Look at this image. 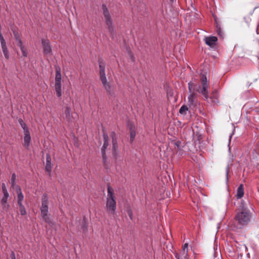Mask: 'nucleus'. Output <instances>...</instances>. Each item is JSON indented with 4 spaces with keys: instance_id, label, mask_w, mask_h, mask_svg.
Masks as SVG:
<instances>
[{
    "instance_id": "1",
    "label": "nucleus",
    "mask_w": 259,
    "mask_h": 259,
    "mask_svg": "<svg viewBox=\"0 0 259 259\" xmlns=\"http://www.w3.org/2000/svg\"><path fill=\"white\" fill-rule=\"evenodd\" d=\"M201 84L195 88V84L190 81L188 83V90L189 93H195V91L203 95L205 100H207L208 96V89L209 88V81L204 74H202L200 78Z\"/></svg>"
},
{
    "instance_id": "2",
    "label": "nucleus",
    "mask_w": 259,
    "mask_h": 259,
    "mask_svg": "<svg viewBox=\"0 0 259 259\" xmlns=\"http://www.w3.org/2000/svg\"><path fill=\"white\" fill-rule=\"evenodd\" d=\"M251 214L247 208H243L238 212L235 217L234 227L236 229H242L250 221Z\"/></svg>"
},
{
    "instance_id": "3",
    "label": "nucleus",
    "mask_w": 259,
    "mask_h": 259,
    "mask_svg": "<svg viewBox=\"0 0 259 259\" xmlns=\"http://www.w3.org/2000/svg\"><path fill=\"white\" fill-rule=\"evenodd\" d=\"M99 64L100 78L103 88L109 95L113 96L115 95V89L107 80L105 75V63L102 60H99Z\"/></svg>"
},
{
    "instance_id": "4",
    "label": "nucleus",
    "mask_w": 259,
    "mask_h": 259,
    "mask_svg": "<svg viewBox=\"0 0 259 259\" xmlns=\"http://www.w3.org/2000/svg\"><path fill=\"white\" fill-rule=\"evenodd\" d=\"M116 208V202L114 195V191L110 186L107 188L106 210L110 214H114Z\"/></svg>"
},
{
    "instance_id": "5",
    "label": "nucleus",
    "mask_w": 259,
    "mask_h": 259,
    "mask_svg": "<svg viewBox=\"0 0 259 259\" xmlns=\"http://www.w3.org/2000/svg\"><path fill=\"white\" fill-rule=\"evenodd\" d=\"M41 206L40 207L41 216L42 219L49 225H52L51 219L48 216L49 211V199L47 194L44 193L41 197Z\"/></svg>"
},
{
    "instance_id": "6",
    "label": "nucleus",
    "mask_w": 259,
    "mask_h": 259,
    "mask_svg": "<svg viewBox=\"0 0 259 259\" xmlns=\"http://www.w3.org/2000/svg\"><path fill=\"white\" fill-rule=\"evenodd\" d=\"M102 10L103 15L105 18L106 25L107 26L108 31L110 35H111L113 34L114 31V26L113 23L112 19L111 17L109 12L106 5H102Z\"/></svg>"
},
{
    "instance_id": "7",
    "label": "nucleus",
    "mask_w": 259,
    "mask_h": 259,
    "mask_svg": "<svg viewBox=\"0 0 259 259\" xmlns=\"http://www.w3.org/2000/svg\"><path fill=\"white\" fill-rule=\"evenodd\" d=\"M55 84V88L57 96L58 97L61 96V74L60 68H56Z\"/></svg>"
},
{
    "instance_id": "8",
    "label": "nucleus",
    "mask_w": 259,
    "mask_h": 259,
    "mask_svg": "<svg viewBox=\"0 0 259 259\" xmlns=\"http://www.w3.org/2000/svg\"><path fill=\"white\" fill-rule=\"evenodd\" d=\"M41 44L43 48V53L46 56L52 55V48L50 41L48 39H42Z\"/></svg>"
},
{
    "instance_id": "9",
    "label": "nucleus",
    "mask_w": 259,
    "mask_h": 259,
    "mask_svg": "<svg viewBox=\"0 0 259 259\" xmlns=\"http://www.w3.org/2000/svg\"><path fill=\"white\" fill-rule=\"evenodd\" d=\"M63 118L67 121L71 122L73 118L71 108L68 106H65L63 108Z\"/></svg>"
},
{
    "instance_id": "10",
    "label": "nucleus",
    "mask_w": 259,
    "mask_h": 259,
    "mask_svg": "<svg viewBox=\"0 0 259 259\" xmlns=\"http://www.w3.org/2000/svg\"><path fill=\"white\" fill-rule=\"evenodd\" d=\"M196 96L197 94L196 93H190V95L188 97V105H189L190 108H193L196 106Z\"/></svg>"
},
{
    "instance_id": "11",
    "label": "nucleus",
    "mask_w": 259,
    "mask_h": 259,
    "mask_svg": "<svg viewBox=\"0 0 259 259\" xmlns=\"http://www.w3.org/2000/svg\"><path fill=\"white\" fill-rule=\"evenodd\" d=\"M9 196V194L4 195L1 201V204L3 206V209L5 211H8L10 207V205L7 202Z\"/></svg>"
},
{
    "instance_id": "12",
    "label": "nucleus",
    "mask_w": 259,
    "mask_h": 259,
    "mask_svg": "<svg viewBox=\"0 0 259 259\" xmlns=\"http://www.w3.org/2000/svg\"><path fill=\"white\" fill-rule=\"evenodd\" d=\"M45 169L50 175L52 171L51 157L49 154L46 155V165Z\"/></svg>"
},
{
    "instance_id": "13",
    "label": "nucleus",
    "mask_w": 259,
    "mask_h": 259,
    "mask_svg": "<svg viewBox=\"0 0 259 259\" xmlns=\"http://www.w3.org/2000/svg\"><path fill=\"white\" fill-rule=\"evenodd\" d=\"M16 193L17 194V203L18 204H22L24 199V195L21 192V189L19 186H17Z\"/></svg>"
},
{
    "instance_id": "14",
    "label": "nucleus",
    "mask_w": 259,
    "mask_h": 259,
    "mask_svg": "<svg viewBox=\"0 0 259 259\" xmlns=\"http://www.w3.org/2000/svg\"><path fill=\"white\" fill-rule=\"evenodd\" d=\"M24 146L28 148L29 147L30 141L31 137L29 133V131L24 132Z\"/></svg>"
},
{
    "instance_id": "15",
    "label": "nucleus",
    "mask_w": 259,
    "mask_h": 259,
    "mask_svg": "<svg viewBox=\"0 0 259 259\" xmlns=\"http://www.w3.org/2000/svg\"><path fill=\"white\" fill-rule=\"evenodd\" d=\"M217 40V37L215 36L207 37L205 38V43L209 46H213L215 45Z\"/></svg>"
},
{
    "instance_id": "16",
    "label": "nucleus",
    "mask_w": 259,
    "mask_h": 259,
    "mask_svg": "<svg viewBox=\"0 0 259 259\" xmlns=\"http://www.w3.org/2000/svg\"><path fill=\"white\" fill-rule=\"evenodd\" d=\"M175 255L177 259H188L187 251H182L180 253L176 252Z\"/></svg>"
},
{
    "instance_id": "17",
    "label": "nucleus",
    "mask_w": 259,
    "mask_h": 259,
    "mask_svg": "<svg viewBox=\"0 0 259 259\" xmlns=\"http://www.w3.org/2000/svg\"><path fill=\"white\" fill-rule=\"evenodd\" d=\"M130 131V141L131 142H133L136 136V129L135 127L132 124H128Z\"/></svg>"
},
{
    "instance_id": "18",
    "label": "nucleus",
    "mask_w": 259,
    "mask_h": 259,
    "mask_svg": "<svg viewBox=\"0 0 259 259\" xmlns=\"http://www.w3.org/2000/svg\"><path fill=\"white\" fill-rule=\"evenodd\" d=\"M108 146V141H104V144H103V146L102 147V149H101L102 157H103V162H104V165L105 166H106V163H105V159H106L105 150H106V148Z\"/></svg>"
},
{
    "instance_id": "19",
    "label": "nucleus",
    "mask_w": 259,
    "mask_h": 259,
    "mask_svg": "<svg viewBox=\"0 0 259 259\" xmlns=\"http://www.w3.org/2000/svg\"><path fill=\"white\" fill-rule=\"evenodd\" d=\"M244 195V188L243 184H241L237 189L236 197L237 199L241 198Z\"/></svg>"
},
{
    "instance_id": "20",
    "label": "nucleus",
    "mask_w": 259,
    "mask_h": 259,
    "mask_svg": "<svg viewBox=\"0 0 259 259\" xmlns=\"http://www.w3.org/2000/svg\"><path fill=\"white\" fill-rule=\"evenodd\" d=\"M16 176L15 174L14 173L12 175L10 183L11 184V187L12 188H16V189H17V186H18L16 185Z\"/></svg>"
},
{
    "instance_id": "21",
    "label": "nucleus",
    "mask_w": 259,
    "mask_h": 259,
    "mask_svg": "<svg viewBox=\"0 0 259 259\" xmlns=\"http://www.w3.org/2000/svg\"><path fill=\"white\" fill-rule=\"evenodd\" d=\"M18 121L21 126L23 129L24 132L29 131L27 125L24 123L22 119H19Z\"/></svg>"
},
{
    "instance_id": "22",
    "label": "nucleus",
    "mask_w": 259,
    "mask_h": 259,
    "mask_svg": "<svg viewBox=\"0 0 259 259\" xmlns=\"http://www.w3.org/2000/svg\"><path fill=\"white\" fill-rule=\"evenodd\" d=\"M19 206V210L21 215H24L26 214V211L25 210L24 206L23 204H20L18 205Z\"/></svg>"
},
{
    "instance_id": "23",
    "label": "nucleus",
    "mask_w": 259,
    "mask_h": 259,
    "mask_svg": "<svg viewBox=\"0 0 259 259\" xmlns=\"http://www.w3.org/2000/svg\"><path fill=\"white\" fill-rule=\"evenodd\" d=\"M2 48V50H3V53L5 56V58L6 59H9V52H8L7 46L4 47V48Z\"/></svg>"
},
{
    "instance_id": "24",
    "label": "nucleus",
    "mask_w": 259,
    "mask_h": 259,
    "mask_svg": "<svg viewBox=\"0 0 259 259\" xmlns=\"http://www.w3.org/2000/svg\"><path fill=\"white\" fill-rule=\"evenodd\" d=\"M81 228L83 231H85L88 229V223L86 221L85 218H83L82 224H81Z\"/></svg>"
},
{
    "instance_id": "25",
    "label": "nucleus",
    "mask_w": 259,
    "mask_h": 259,
    "mask_svg": "<svg viewBox=\"0 0 259 259\" xmlns=\"http://www.w3.org/2000/svg\"><path fill=\"white\" fill-rule=\"evenodd\" d=\"M188 108L186 105L182 106L179 110V112L182 114H185L186 113V111H188Z\"/></svg>"
},
{
    "instance_id": "26",
    "label": "nucleus",
    "mask_w": 259,
    "mask_h": 259,
    "mask_svg": "<svg viewBox=\"0 0 259 259\" xmlns=\"http://www.w3.org/2000/svg\"><path fill=\"white\" fill-rule=\"evenodd\" d=\"M115 137V134L114 132H113L112 133V137L113 148L114 150H115V149L117 147L116 140L115 139H114Z\"/></svg>"
},
{
    "instance_id": "27",
    "label": "nucleus",
    "mask_w": 259,
    "mask_h": 259,
    "mask_svg": "<svg viewBox=\"0 0 259 259\" xmlns=\"http://www.w3.org/2000/svg\"><path fill=\"white\" fill-rule=\"evenodd\" d=\"M2 191H3V193L4 194V195L5 194H9L8 191H7V188H6V185L5 183H3L2 185Z\"/></svg>"
},
{
    "instance_id": "28",
    "label": "nucleus",
    "mask_w": 259,
    "mask_h": 259,
    "mask_svg": "<svg viewBox=\"0 0 259 259\" xmlns=\"http://www.w3.org/2000/svg\"><path fill=\"white\" fill-rule=\"evenodd\" d=\"M217 32L218 34L222 38H223L224 33L222 31L221 28L220 27H217Z\"/></svg>"
},
{
    "instance_id": "29",
    "label": "nucleus",
    "mask_w": 259,
    "mask_h": 259,
    "mask_svg": "<svg viewBox=\"0 0 259 259\" xmlns=\"http://www.w3.org/2000/svg\"><path fill=\"white\" fill-rule=\"evenodd\" d=\"M0 41L1 43L2 48H4V47L7 46L5 40L4 39L3 36L0 38Z\"/></svg>"
},
{
    "instance_id": "30",
    "label": "nucleus",
    "mask_w": 259,
    "mask_h": 259,
    "mask_svg": "<svg viewBox=\"0 0 259 259\" xmlns=\"http://www.w3.org/2000/svg\"><path fill=\"white\" fill-rule=\"evenodd\" d=\"M0 41L1 43L2 48H4V47L7 46L5 40L4 39L3 36L0 38Z\"/></svg>"
},
{
    "instance_id": "31",
    "label": "nucleus",
    "mask_w": 259,
    "mask_h": 259,
    "mask_svg": "<svg viewBox=\"0 0 259 259\" xmlns=\"http://www.w3.org/2000/svg\"><path fill=\"white\" fill-rule=\"evenodd\" d=\"M21 52L22 53L23 56L24 57H26L27 55V52L26 49L25 48V47L22 48L21 49Z\"/></svg>"
},
{
    "instance_id": "32",
    "label": "nucleus",
    "mask_w": 259,
    "mask_h": 259,
    "mask_svg": "<svg viewBox=\"0 0 259 259\" xmlns=\"http://www.w3.org/2000/svg\"><path fill=\"white\" fill-rule=\"evenodd\" d=\"M14 34L15 37V39L17 41H18L19 40H21L20 36L18 32H14Z\"/></svg>"
},
{
    "instance_id": "33",
    "label": "nucleus",
    "mask_w": 259,
    "mask_h": 259,
    "mask_svg": "<svg viewBox=\"0 0 259 259\" xmlns=\"http://www.w3.org/2000/svg\"><path fill=\"white\" fill-rule=\"evenodd\" d=\"M188 244L187 243H185L182 247V251H188Z\"/></svg>"
},
{
    "instance_id": "34",
    "label": "nucleus",
    "mask_w": 259,
    "mask_h": 259,
    "mask_svg": "<svg viewBox=\"0 0 259 259\" xmlns=\"http://www.w3.org/2000/svg\"><path fill=\"white\" fill-rule=\"evenodd\" d=\"M127 214L130 217V218L132 220L133 219V214L132 211L131 209L127 210Z\"/></svg>"
},
{
    "instance_id": "35",
    "label": "nucleus",
    "mask_w": 259,
    "mask_h": 259,
    "mask_svg": "<svg viewBox=\"0 0 259 259\" xmlns=\"http://www.w3.org/2000/svg\"><path fill=\"white\" fill-rule=\"evenodd\" d=\"M17 45L18 47H19L20 48V49H21L22 48H23L24 47V46H23L22 45V41L21 40H19L18 41H17Z\"/></svg>"
},
{
    "instance_id": "36",
    "label": "nucleus",
    "mask_w": 259,
    "mask_h": 259,
    "mask_svg": "<svg viewBox=\"0 0 259 259\" xmlns=\"http://www.w3.org/2000/svg\"><path fill=\"white\" fill-rule=\"evenodd\" d=\"M104 141H108V136L107 134H103Z\"/></svg>"
},
{
    "instance_id": "37",
    "label": "nucleus",
    "mask_w": 259,
    "mask_h": 259,
    "mask_svg": "<svg viewBox=\"0 0 259 259\" xmlns=\"http://www.w3.org/2000/svg\"><path fill=\"white\" fill-rule=\"evenodd\" d=\"M11 259H16L15 253L12 251L11 254Z\"/></svg>"
},
{
    "instance_id": "38",
    "label": "nucleus",
    "mask_w": 259,
    "mask_h": 259,
    "mask_svg": "<svg viewBox=\"0 0 259 259\" xmlns=\"http://www.w3.org/2000/svg\"><path fill=\"white\" fill-rule=\"evenodd\" d=\"M130 55H131V60H132V61L134 62L135 61V58H134V56L131 53L130 54Z\"/></svg>"
},
{
    "instance_id": "39",
    "label": "nucleus",
    "mask_w": 259,
    "mask_h": 259,
    "mask_svg": "<svg viewBox=\"0 0 259 259\" xmlns=\"http://www.w3.org/2000/svg\"><path fill=\"white\" fill-rule=\"evenodd\" d=\"M2 36H3V35H2V33H1V32H0V38H1V37H2Z\"/></svg>"
},
{
    "instance_id": "40",
    "label": "nucleus",
    "mask_w": 259,
    "mask_h": 259,
    "mask_svg": "<svg viewBox=\"0 0 259 259\" xmlns=\"http://www.w3.org/2000/svg\"><path fill=\"white\" fill-rule=\"evenodd\" d=\"M170 1H172L173 0H170Z\"/></svg>"
}]
</instances>
